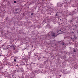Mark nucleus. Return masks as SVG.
<instances>
[{"instance_id":"nucleus-1","label":"nucleus","mask_w":78,"mask_h":78,"mask_svg":"<svg viewBox=\"0 0 78 78\" xmlns=\"http://www.w3.org/2000/svg\"><path fill=\"white\" fill-rule=\"evenodd\" d=\"M62 31H64V30L62 31L61 30H57L56 33H53L51 34V35L52 36H55V35H58V34H57V33H58V34H62V33H61V32H62Z\"/></svg>"},{"instance_id":"nucleus-2","label":"nucleus","mask_w":78,"mask_h":78,"mask_svg":"<svg viewBox=\"0 0 78 78\" xmlns=\"http://www.w3.org/2000/svg\"><path fill=\"white\" fill-rule=\"evenodd\" d=\"M33 74L34 75H36L37 74H38V73H39V72H38V71L37 70L34 72L33 73Z\"/></svg>"},{"instance_id":"nucleus-3","label":"nucleus","mask_w":78,"mask_h":78,"mask_svg":"<svg viewBox=\"0 0 78 78\" xmlns=\"http://www.w3.org/2000/svg\"><path fill=\"white\" fill-rule=\"evenodd\" d=\"M62 4H61L60 3H58L57 4V6H58V7H61V6H62Z\"/></svg>"},{"instance_id":"nucleus-4","label":"nucleus","mask_w":78,"mask_h":78,"mask_svg":"<svg viewBox=\"0 0 78 78\" xmlns=\"http://www.w3.org/2000/svg\"><path fill=\"white\" fill-rule=\"evenodd\" d=\"M20 70L21 72H24V70H23V69L22 68H21L20 69Z\"/></svg>"},{"instance_id":"nucleus-5","label":"nucleus","mask_w":78,"mask_h":78,"mask_svg":"<svg viewBox=\"0 0 78 78\" xmlns=\"http://www.w3.org/2000/svg\"><path fill=\"white\" fill-rule=\"evenodd\" d=\"M68 35V34H66L65 35V37H66L67 38H68V39H69V38L70 37H69V35L67 36Z\"/></svg>"},{"instance_id":"nucleus-6","label":"nucleus","mask_w":78,"mask_h":78,"mask_svg":"<svg viewBox=\"0 0 78 78\" xmlns=\"http://www.w3.org/2000/svg\"><path fill=\"white\" fill-rule=\"evenodd\" d=\"M19 51V50L18 49H16L15 50V53H18V52Z\"/></svg>"},{"instance_id":"nucleus-7","label":"nucleus","mask_w":78,"mask_h":78,"mask_svg":"<svg viewBox=\"0 0 78 78\" xmlns=\"http://www.w3.org/2000/svg\"><path fill=\"white\" fill-rule=\"evenodd\" d=\"M48 28H51V26L49 24H48L47 26Z\"/></svg>"},{"instance_id":"nucleus-8","label":"nucleus","mask_w":78,"mask_h":78,"mask_svg":"<svg viewBox=\"0 0 78 78\" xmlns=\"http://www.w3.org/2000/svg\"><path fill=\"white\" fill-rule=\"evenodd\" d=\"M65 2H64V4H67V3L68 1L67 0H65Z\"/></svg>"},{"instance_id":"nucleus-9","label":"nucleus","mask_w":78,"mask_h":78,"mask_svg":"<svg viewBox=\"0 0 78 78\" xmlns=\"http://www.w3.org/2000/svg\"><path fill=\"white\" fill-rule=\"evenodd\" d=\"M19 72V70H14V72H15L16 73V72Z\"/></svg>"},{"instance_id":"nucleus-10","label":"nucleus","mask_w":78,"mask_h":78,"mask_svg":"<svg viewBox=\"0 0 78 78\" xmlns=\"http://www.w3.org/2000/svg\"><path fill=\"white\" fill-rule=\"evenodd\" d=\"M62 45L64 46V45H67V43H65L64 44H62Z\"/></svg>"},{"instance_id":"nucleus-11","label":"nucleus","mask_w":78,"mask_h":78,"mask_svg":"<svg viewBox=\"0 0 78 78\" xmlns=\"http://www.w3.org/2000/svg\"><path fill=\"white\" fill-rule=\"evenodd\" d=\"M73 39H76V36H74Z\"/></svg>"},{"instance_id":"nucleus-12","label":"nucleus","mask_w":78,"mask_h":78,"mask_svg":"<svg viewBox=\"0 0 78 78\" xmlns=\"http://www.w3.org/2000/svg\"><path fill=\"white\" fill-rule=\"evenodd\" d=\"M55 78H60V77H59V76H56Z\"/></svg>"},{"instance_id":"nucleus-13","label":"nucleus","mask_w":78,"mask_h":78,"mask_svg":"<svg viewBox=\"0 0 78 78\" xmlns=\"http://www.w3.org/2000/svg\"><path fill=\"white\" fill-rule=\"evenodd\" d=\"M14 58L15 59H18V57H14Z\"/></svg>"},{"instance_id":"nucleus-14","label":"nucleus","mask_w":78,"mask_h":78,"mask_svg":"<svg viewBox=\"0 0 78 78\" xmlns=\"http://www.w3.org/2000/svg\"><path fill=\"white\" fill-rule=\"evenodd\" d=\"M14 61L15 62H16V61H17V60H16V59H14Z\"/></svg>"},{"instance_id":"nucleus-15","label":"nucleus","mask_w":78,"mask_h":78,"mask_svg":"<svg viewBox=\"0 0 78 78\" xmlns=\"http://www.w3.org/2000/svg\"><path fill=\"white\" fill-rule=\"evenodd\" d=\"M73 51H74V52H76V51H75V49H74Z\"/></svg>"},{"instance_id":"nucleus-16","label":"nucleus","mask_w":78,"mask_h":78,"mask_svg":"<svg viewBox=\"0 0 78 78\" xmlns=\"http://www.w3.org/2000/svg\"><path fill=\"white\" fill-rule=\"evenodd\" d=\"M60 12L61 13V14H62V12L61 11H60Z\"/></svg>"},{"instance_id":"nucleus-17","label":"nucleus","mask_w":78,"mask_h":78,"mask_svg":"<svg viewBox=\"0 0 78 78\" xmlns=\"http://www.w3.org/2000/svg\"><path fill=\"white\" fill-rule=\"evenodd\" d=\"M16 66H17V67H18L19 65H16Z\"/></svg>"},{"instance_id":"nucleus-18","label":"nucleus","mask_w":78,"mask_h":78,"mask_svg":"<svg viewBox=\"0 0 78 78\" xmlns=\"http://www.w3.org/2000/svg\"><path fill=\"white\" fill-rule=\"evenodd\" d=\"M45 22V20H44L43 21V22Z\"/></svg>"},{"instance_id":"nucleus-19","label":"nucleus","mask_w":78,"mask_h":78,"mask_svg":"<svg viewBox=\"0 0 78 78\" xmlns=\"http://www.w3.org/2000/svg\"><path fill=\"white\" fill-rule=\"evenodd\" d=\"M14 3H16V1H14Z\"/></svg>"},{"instance_id":"nucleus-20","label":"nucleus","mask_w":78,"mask_h":78,"mask_svg":"<svg viewBox=\"0 0 78 78\" xmlns=\"http://www.w3.org/2000/svg\"><path fill=\"white\" fill-rule=\"evenodd\" d=\"M68 3L69 4H70V2H69Z\"/></svg>"},{"instance_id":"nucleus-21","label":"nucleus","mask_w":78,"mask_h":78,"mask_svg":"<svg viewBox=\"0 0 78 78\" xmlns=\"http://www.w3.org/2000/svg\"><path fill=\"white\" fill-rule=\"evenodd\" d=\"M33 13H31V15H33Z\"/></svg>"},{"instance_id":"nucleus-22","label":"nucleus","mask_w":78,"mask_h":78,"mask_svg":"<svg viewBox=\"0 0 78 78\" xmlns=\"http://www.w3.org/2000/svg\"><path fill=\"white\" fill-rule=\"evenodd\" d=\"M48 78H50V77H48Z\"/></svg>"},{"instance_id":"nucleus-23","label":"nucleus","mask_w":78,"mask_h":78,"mask_svg":"<svg viewBox=\"0 0 78 78\" xmlns=\"http://www.w3.org/2000/svg\"><path fill=\"white\" fill-rule=\"evenodd\" d=\"M47 22H48V20H47Z\"/></svg>"},{"instance_id":"nucleus-24","label":"nucleus","mask_w":78,"mask_h":78,"mask_svg":"<svg viewBox=\"0 0 78 78\" xmlns=\"http://www.w3.org/2000/svg\"><path fill=\"white\" fill-rule=\"evenodd\" d=\"M26 64H27V62H26Z\"/></svg>"},{"instance_id":"nucleus-25","label":"nucleus","mask_w":78,"mask_h":78,"mask_svg":"<svg viewBox=\"0 0 78 78\" xmlns=\"http://www.w3.org/2000/svg\"><path fill=\"white\" fill-rule=\"evenodd\" d=\"M61 20V19H60V20Z\"/></svg>"},{"instance_id":"nucleus-26","label":"nucleus","mask_w":78,"mask_h":78,"mask_svg":"<svg viewBox=\"0 0 78 78\" xmlns=\"http://www.w3.org/2000/svg\"><path fill=\"white\" fill-rule=\"evenodd\" d=\"M72 39V37L71 38Z\"/></svg>"},{"instance_id":"nucleus-27","label":"nucleus","mask_w":78,"mask_h":78,"mask_svg":"<svg viewBox=\"0 0 78 78\" xmlns=\"http://www.w3.org/2000/svg\"><path fill=\"white\" fill-rule=\"evenodd\" d=\"M51 33V32H50V33Z\"/></svg>"},{"instance_id":"nucleus-28","label":"nucleus","mask_w":78,"mask_h":78,"mask_svg":"<svg viewBox=\"0 0 78 78\" xmlns=\"http://www.w3.org/2000/svg\"><path fill=\"white\" fill-rule=\"evenodd\" d=\"M65 47H66V46H65Z\"/></svg>"}]
</instances>
